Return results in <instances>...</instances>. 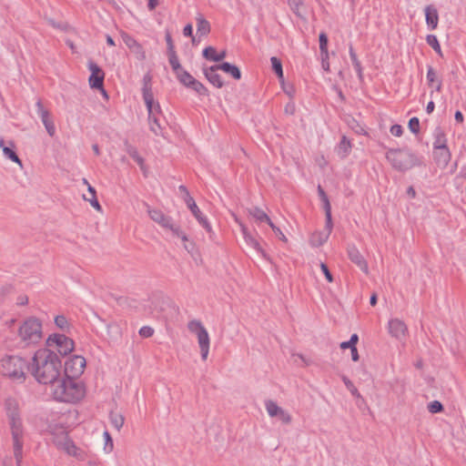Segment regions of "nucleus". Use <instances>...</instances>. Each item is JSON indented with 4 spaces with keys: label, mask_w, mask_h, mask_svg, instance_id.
Wrapping results in <instances>:
<instances>
[{
    "label": "nucleus",
    "mask_w": 466,
    "mask_h": 466,
    "mask_svg": "<svg viewBox=\"0 0 466 466\" xmlns=\"http://www.w3.org/2000/svg\"><path fill=\"white\" fill-rule=\"evenodd\" d=\"M29 371L35 380L44 385H55L63 376L62 362L56 352L39 349L29 363Z\"/></svg>",
    "instance_id": "obj_1"
},
{
    "label": "nucleus",
    "mask_w": 466,
    "mask_h": 466,
    "mask_svg": "<svg viewBox=\"0 0 466 466\" xmlns=\"http://www.w3.org/2000/svg\"><path fill=\"white\" fill-rule=\"evenodd\" d=\"M5 409L11 428L14 456L16 461V466H22L21 462L23 459V425L17 400L11 398L5 400Z\"/></svg>",
    "instance_id": "obj_2"
},
{
    "label": "nucleus",
    "mask_w": 466,
    "mask_h": 466,
    "mask_svg": "<svg viewBox=\"0 0 466 466\" xmlns=\"http://www.w3.org/2000/svg\"><path fill=\"white\" fill-rule=\"evenodd\" d=\"M53 387L54 399L63 402H76L85 396V387L74 378L63 373Z\"/></svg>",
    "instance_id": "obj_3"
},
{
    "label": "nucleus",
    "mask_w": 466,
    "mask_h": 466,
    "mask_svg": "<svg viewBox=\"0 0 466 466\" xmlns=\"http://www.w3.org/2000/svg\"><path fill=\"white\" fill-rule=\"evenodd\" d=\"M18 338L21 347L37 344L43 338L42 322L35 317L27 318L18 329Z\"/></svg>",
    "instance_id": "obj_4"
},
{
    "label": "nucleus",
    "mask_w": 466,
    "mask_h": 466,
    "mask_svg": "<svg viewBox=\"0 0 466 466\" xmlns=\"http://www.w3.org/2000/svg\"><path fill=\"white\" fill-rule=\"evenodd\" d=\"M28 367L29 363L19 356H5L0 360V373L14 381L23 382Z\"/></svg>",
    "instance_id": "obj_5"
},
{
    "label": "nucleus",
    "mask_w": 466,
    "mask_h": 466,
    "mask_svg": "<svg viewBox=\"0 0 466 466\" xmlns=\"http://www.w3.org/2000/svg\"><path fill=\"white\" fill-rule=\"evenodd\" d=\"M386 158L392 168L405 172L420 165L417 156L408 148H391L386 152Z\"/></svg>",
    "instance_id": "obj_6"
},
{
    "label": "nucleus",
    "mask_w": 466,
    "mask_h": 466,
    "mask_svg": "<svg viewBox=\"0 0 466 466\" xmlns=\"http://www.w3.org/2000/svg\"><path fill=\"white\" fill-rule=\"evenodd\" d=\"M74 347L73 339L65 334L54 333L47 338L46 348L42 350H49L51 352L57 351L61 356H66L73 351Z\"/></svg>",
    "instance_id": "obj_7"
},
{
    "label": "nucleus",
    "mask_w": 466,
    "mask_h": 466,
    "mask_svg": "<svg viewBox=\"0 0 466 466\" xmlns=\"http://www.w3.org/2000/svg\"><path fill=\"white\" fill-rule=\"evenodd\" d=\"M187 329L190 332L196 334L200 349L201 359L206 360L208 356L210 345V339L208 330L198 319L190 320L187 323Z\"/></svg>",
    "instance_id": "obj_8"
},
{
    "label": "nucleus",
    "mask_w": 466,
    "mask_h": 466,
    "mask_svg": "<svg viewBox=\"0 0 466 466\" xmlns=\"http://www.w3.org/2000/svg\"><path fill=\"white\" fill-rule=\"evenodd\" d=\"M86 359L79 355H74L69 358L65 363L64 374L71 378L80 376L86 368Z\"/></svg>",
    "instance_id": "obj_9"
},
{
    "label": "nucleus",
    "mask_w": 466,
    "mask_h": 466,
    "mask_svg": "<svg viewBox=\"0 0 466 466\" xmlns=\"http://www.w3.org/2000/svg\"><path fill=\"white\" fill-rule=\"evenodd\" d=\"M87 66L91 72L88 79L90 87L93 89H101L106 95V92L103 89L105 78L104 71L93 61H89Z\"/></svg>",
    "instance_id": "obj_10"
},
{
    "label": "nucleus",
    "mask_w": 466,
    "mask_h": 466,
    "mask_svg": "<svg viewBox=\"0 0 466 466\" xmlns=\"http://www.w3.org/2000/svg\"><path fill=\"white\" fill-rule=\"evenodd\" d=\"M36 111L41 118L43 125L47 132V134L53 137L56 135V127L51 116V114L48 109L44 107V105L41 99H38L35 103Z\"/></svg>",
    "instance_id": "obj_11"
},
{
    "label": "nucleus",
    "mask_w": 466,
    "mask_h": 466,
    "mask_svg": "<svg viewBox=\"0 0 466 466\" xmlns=\"http://www.w3.org/2000/svg\"><path fill=\"white\" fill-rule=\"evenodd\" d=\"M184 200L187 206V208L190 209L194 217L197 218V220L199 222V224L208 232L211 231V226L209 222L208 221L207 218L203 216L200 209L197 206L194 198L189 195V193H187V197L184 198Z\"/></svg>",
    "instance_id": "obj_12"
},
{
    "label": "nucleus",
    "mask_w": 466,
    "mask_h": 466,
    "mask_svg": "<svg viewBox=\"0 0 466 466\" xmlns=\"http://www.w3.org/2000/svg\"><path fill=\"white\" fill-rule=\"evenodd\" d=\"M61 448L70 456L75 457L80 461H84L88 459V452L76 446L73 441L68 438H65L64 441L61 442Z\"/></svg>",
    "instance_id": "obj_13"
},
{
    "label": "nucleus",
    "mask_w": 466,
    "mask_h": 466,
    "mask_svg": "<svg viewBox=\"0 0 466 466\" xmlns=\"http://www.w3.org/2000/svg\"><path fill=\"white\" fill-rule=\"evenodd\" d=\"M239 226H240V229H241V233H242V236H243V238L246 242V244L250 247L251 248H253L258 254L261 255V257H263L264 258H267V254L266 252L264 251V249L261 248L258 240L256 238V237L254 235H252L248 228L242 224V223H239Z\"/></svg>",
    "instance_id": "obj_14"
},
{
    "label": "nucleus",
    "mask_w": 466,
    "mask_h": 466,
    "mask_svg": "<svg viewBox=\"0 0 466 466\" xmlns=\"http://www.w3.org/2000/svg\"><path fill=\"white\" fill-rule=\"evenodd\" d=\"M388 329L390 334L399 340L403 339L408 331L406 324L399 319H390L388 324Z\"/></svg>",
    "instance_id": "obj_15"
},
{
    "label": "nucleus",
    "mask_w": 466,
    "mask_h": 466,
    "mask_svg": "<svg viewBox=\"0 0 466 466\" xmlns=\"http://www.w3.org/2000/svg\"><path fill=\"white\" fill-rule=\"evenodd\" d=\"M147 213L150 218L161 227L169 229L170 231L176 226L170 217L166 216L162 211L158 209L148 208Z\"/></svg>",
    "instance_id": "obj_16"
},
{
    "label": "nucleus",
    "mask_w": 466,
    "mask_h": 466,
    "mask_svg": "<svg viewBox=\"0 0 466 466\" xmlns=\"http://www.w3.org/2000/svg\"><path fill=\"white\" fill-rule=\"evenodd\" d=\"M348 256L350 261L356 264L365 274L369 273L368 263L355 246L348 247Z\"/></svg>",
    "instance_id": "obj_17"
},
{
    "label": "nucleus",
    "mask_w": 466,
    "mask_h": 466,
    "mask_svg": "<svg viewBox=\"0 0 466 466\" xmlns=\"http://www.w3.org/2000/svg\"><path fill=\"white\" fill-rule=\"evenodd\" d=\"M318 192H319V198L323 203V208L325 210V216H326V227L329 233L332 230V218H331V207H330V203H329V200L325 193V191L323 190V188L319 186L318 187Z\"/></svg>",
    "instance_id": "obj_18"
},
{
    "label": "nucleus",
    "mask_w": 466,
    "mask_h": 466,
    "mask_svg": "<svg viewBox=\"0 0 466 466\" xmlns=\"http://www.w3.org/2000/svg\"><path fill=\"white\" fill-rule=\"evenodd\" d=\"M218 70H219L218 65L212 66L204 69V75L210 84L218 88H220L223 86V81L221 80V76L218 73Z\"/></svg>",
    "instance_id": "obj_19"
},
{
    "label": "nucleus",
    "mask_w": 466,
    "mask_h": 466,
    "mask_svg": "<svg viewBox=\"0 0 466 466\" xmlns=\"http://www.w3.org/2000/svg\"><path fill=\"white\" fill-rule=\"evenodd\" d=\"M124 146L127 153L137 163L140 169L146 176L147 167L145 166V160L142 157L139 156L137 149L134 146H132L127 140H125Z\"/></svg>",
    "instance_id": "obj_20"
},
{
    "label": "nucleus",
    "mask_w": 466,
    "mask_h": 466,
    "mask_svg": "<svg viewBox=\"0 0 466 466\" xmlns=\"http://www.w3.org/2000/svg\"><path fill=\"white\" fill-rule=\"evenodd\" d=\"M426 23L431 29H435L438 25L439 15L437 9L432 5L425 7Z\"/></svg>",
    "instance_id": "obj_21"
},
{
    "label": "nucleus",
    "mask_w": 466,
    "mask_h": 466,
    "mask_svg": "<svg viewBox=\"0 0 466 466\" xmlns=\"http://www.w3.org/2000/svg\"><path fill=\"white\" fill-rule=\"evenodd\" d=\"M426 77L429 86L434 87L437 92L441 91V80L438 79L436 71L431 66H428Z\"/></svg>",
    "instance_id": "obj_22"
},
{
    "label": "nucleus",
    "mask_w": 466,
    "mask_h": 466,
    "mask_svg": "<svg viewBox=\"0 0 466 466\" xmlns=\"http://www.w3.org/2000/svg\"><path fill=\"white\" fill-rule=\"evenodd\" d=\"M152 76L147 73L143 77V86H142V95L143 99L148 101L150 103L151 96H153L152 92Z\"/></svg>",
    "instance_id": "obj_23"
},
{
    "label": "nucleus",
    "mask_w": 466,
    "mask_h": 466,
    "mask_svg": "<svg viewBox=\"0 0 466 466\" xmlns=\"http://www.w3.org/2000/svg\"><path fill=\"white\" fill-rule=\"evenodd\" d=\"M226 55L227 53L225 50L218 54L213 46H208L203 50V56L206 59L215 62L223 60L226 57Z\"/></svg>",
    "instance_id": "obj_24"
},
{
    "label": "nucleus",
    "mask_w": 466,
    "mask_h": 466,
    "mask_svg": "<svg viewBox=\"0 0 466 466\" xmlns=\"http://www.w3.org/2000/svg\"><path fill=\"white\" fill-rule=\"evenodd\" d=\"M197 33L200 35H207L210 32V24L203 15L198 14L196 17Z\"/></svg>",
    "instance_id": "obj_25"
},
{
    "label": "nucleus",
    "mask_w": 466,
    "mask_h": 466,
    "mask_svg": "<svg viewBox=\"0 0 466 466\" xmlns=\"http://www.w3.org/2000/svg\"><path fill=\"white\" fill-rule=\"evenodd\" d=\"M248 214L258 222H266L268 226L272 223L269 217L259 208L254 207L248 209Z\"/></svg>",
    "instance_id": "obj_26"
},
{
    "label": "nucleus",
    "mask_w": 466,
    "mask_h": 466,
    "mask_svg": "<svg viewBox=\"0 0 466 466\" xmlns=\"http://www.w3.org/2000/svg\"><path fill=\"white\" fill-rule=\"evenodd\" d=\"M147 113L148 117H156V116H162V111L160 108V105L158 102H155L154 96H151L150 103L148 104V101L144 100Z\"/></svg>",
    "instance_id": "obj_27"
},
{
    "label": "nucleus",
    "mask_w": 466,
    "mask_h": 466,
    "mask_svg": "<svg viewBox=\"0 0 466 466\" xmlns=\"http://www.w3.org/2000/svg\"><path fill=\"white\" fill-rule=\"evenodd\" d=\"M218 66L220 70L231 75L234 79H237V80L240 79L241 73H240V70L238 69V67H237L236 66L231 65L230 63H228V62H224L221 65H218Z\"/></svg>",
    "instance_id": "obj_28"
},
{
    "label": "nucleus",
    "mask_w": 466,
    "mask_h": 466,
    "mask_svg": "<svg viewBox=\"0 0 466 466\" xmlns=\"http://www.w3.org/2000/svg\"><path fill=\"white\" fill-rule=\"evenodd\" d=\"M435 159L439 164L447 166L451 160V153L448 148H440L435 152Z\"/></svg>",
    "instance_id": "obj_29"
},
{
    "label": "nucleus",
    "mask_w": 466,
    "mask_h": 466,
    "mask_svg": "<svg viewBox=\"0 0 466 466\" xmlns=\"http://www.w3.org/2000/svg\"><path fill=\"white\" fill-rule=\"evenodd\" d=\"M55 324L59 329H61L62 331L66 332V333H69L70 329L72 328L71 323L67 320V319L64 315H57L55 318Z\"/></svg>",
    "instance_id": "obj_30"
},
{
    "label": "nucleus",
    "mask_w": 466,
    "mask_h": 466,
    "mask_svg": "<svg viewBox=\"0 0 466 466\" xmlns=\"http://www.w3.org/2000/svg\"><path fill=\"white\" fill-rule=\"evenodd\" d=\"M109 420L115 429L120 431L124 425V416L118 412L111 411L109 414Z\"/></svg>",
    "instance_id": "obj_31"
},
{
    "label": "nucleus",
    "mask_w": 466,
    "mask_h": 466,
    "mask_svg": "<svg viewBox=\"0 0 466 466\" xmlns=\"http://www.w3.org/2000/svg\"><path fill=\"white\" fill-rule=\"evenodd\" d=\"M161 116L148 117L150 130L157 136L162 135Z\"/></svg>",
    "instance_id": "obj_32"
},
{
    "label": "nucleus",
    "mask_w": 466,
    "mask_h": 466,
    "mask_svg": "<svg viewBox=\"0 0 466 466\" xmlns=\"http://www.w3.org/2000/svg\"><path fill=\"white\" fill-rule=\"evenodd\" d=\"M177 76L180 83L187 87L192 86L193 82L196 80L188 72L183 69L177 73Z\"/></svg>",
    "instance_id": "obj_33"
},
{
    "label": "nucleus",
    "mask_w": 466,
    "mask_h": 466,
    "mask_svg": "<svg viewBox=\"0 0 466 466\" xmlns=\"http://www.w3.org/2000/svg\"><path fill=\"white\" fill-rule=\"evenodd\" d=\"M434 149L448 148L446 146V137L442 131L438 129L435 134V140L433 143Z\"/></svg>",
    "instance_id": "obj_34"
},
{
    "label": "nucleus",
    "mask_w": 466,
    "mask_h": 466,
    "mask_svg": "<svg viewBox=\"0 0 466 466\" xmlns=\"http://www.w3.org/2000/svg\"><path fill=\"white\" fill-rule=\"evenodd\" d=\"M350 56L352 61L353 66L358 73V76L361 80L363 77L362 67H361L360 62L359 61L357 55L351 46H350Z\"/></svg>",
    "instance_id": "obj_35"
},
{
    "label": "nucleus",
    "mask_w": 466,
    "mask_h": 466,
    "mask_svg": "<svg viewBox=\"0 0 466 466\" xmlns=\"http://www.w3.org/2000/svg\"><path fill=\"white\" fill-rule=\"evenodd\" d=\"M350 147H351V146H350V141L346 138V137H342L340 143L338 147V154L341 157H345L348 156V154L350 150Z\"/></svg>",
    "instance_id": "obj_36"
},
{
    "label": "nucleus",
    "mask_w": 466,
    "mask_h": 466,
    "mask_svg": "<svg viewBox=\"0 0 466 466\" xmlns=\"http://www.w3.org/2000/svg\"><path fill=\"white\" fill-rule=\"evenodd\" d=\"M3 153H4V156L10 159L11 161L18 164L20 167H22V161L20 160V158L18 157V156L16 155V153L14 151V149L12 147H3Z\"/></svg>",
    "instance_id": "obj_37"
},
{
    "label": "nucleus",
    "mask_w": 466,
    "mask_h": 466,
    "mask_svg": "<svg viewBox=\"0 0 466 466\" xmlns=\"http://www.w3.org/2000/svg\"><path fill=\"white\" fill-rule=\"evenodd\" d=\"M265 407L268 414L272 418L277 417V415L281 410V408L278 406V404L273 400H267L265 403Z\"/></svg>",
    "instance_id": "obj_38"
},
{
    "label": "nucleus",
    "mask_w": 466,
    "mask_h": 466,
    "mask_svg": "<svg viewBox=\"0 0 466 466\" xmlns=\"http://www.w3.org/2000/svg\"><path fill=\"white\" fill-rule=\"evenodd\" d=\"M270 62H271L273 71L276 73V75L278 76V77L279 79H282L283 78V69H282L281 61L276 56H272L270 58Z\"/></svg>",
    "instance_id": "obj_39"
},
{
    "label": "nucleus",
    "mask_w": 466,
    "mask_h": 466,
    "mask_svg": "<svg viewBox=\"0 0 466 466\" xmlns=\"http://www.w3.org/2000/svg\"><path fill=\"white\" fill-rule=\"evenodd\" d=\"M346 388L350 390V392L354 396L355 398L361 399V395L359 392L358 389L354 386L352 381L346 376L341 377Z\"/></svg>",
    "instance_id": "obj_40"
},
{
    "label": "nucleus",
    "mask_w": 466,
    "mask_h": 466,
    "mask_svg": "<svg viewBox=\"0 0 466 466\" xmlns=\"http://www.w3.org/2000/svg\"><path fill=\"white\" fill-rule=\"evenodd\" d=\"M319 49L321 56H325L326 58H328V36L325 33L319 34Z\"/></svg>",
    "instance_id": "obj_41"
},
{
    "label": "nucleus",
    "mask_w": 466,
    "mask_h": 466,
    "mask_svg": "<svg viewBox=\"0 0 466 466\" xmlns=\"http://www.w3.org/2000/svg\"><path fill=\"white\" fill-rule=\"evenodd\" d=\"M189 87L192 88L195 92H197L200 96H208V88L198 80H195L193 82L192 86H190Z\"/></svg>",
    "instance_id": "obj_42"
},
{
    "label": "nucleus",
    "mask_w": 466,
    "mask_h": 466,
    "mask_svg": "<svg viewBox=\"0 0 466 466\" xmlns=\"http://www.w3.org/2000/svg\"><path fill=\"white\" fill-rule=\"evenodd\" d=\"M427 43L430 46H431L434 51H436L440 56H441V49L439 44L438 38L434 35H429L426 38Z\"/></svg>",
    "instance_id": "obj_43"
},
{
    "label": "nucleus",
    "mask_w": 466,
    "mask_h": 466,
    "mask_svg": "<svg viewBox=\"0 0 466 466\" xmlns=\"http://www.w3.org/2000/svg\"><path fill=\"white\" fill-rule=\"evenodd\" d=\"M168 57H169L170 66L176 73L182 70L181 66L178 61V58H177V56L175 51H172L170 54H168Z\"/></svg>",
    "instance_id": "obj_44"
},
{
    "label": "nucleus",
    "mask_w": 466,
    "mask_h": 466,
    "mask_svg": "<svg viewBox=\"0 0 466 466\" xmlns=\"http://www.w3.org/2000/svg\"><path fill=\"white\" fill-rule=\"evenodd\" d=\"M130 51L134 53L137 58L139 60H144L146 58V53L138 42H137L136 45L130 48Z\"/></svg>",
    "instance_id": "obj_45"
},
{
    "label": "nucleus",
    "mask_w": 466,
    "mask_h": 466,
    "mask_svg": "<svg viewBox=\"0 0 466 466\" xmlns=\"http://www.w3.org/2000/svg\"><path fill=\"white\" fill-rule=\"evenodd\" d=\"M130 51L134 53L137 58L139 60H144L146 58V53L138 42H137L136 45L130 48Z\"/></svg>",
    "instance_id": "obj_46"
},
{
    "label": "nucleus",
    "mask_w": 466,
    "mask_h": 466,
    "mask_svg": "<svg viewBox=\"0 0 466 466\" xmlns=\"http://www.w3.org/2000/svg\"><path fill=\"white\" fill-rule=\"evenodd\" d=\"M359 340V337L357 334H352L350 340L348 341H343L340 343V348L342 350H345V349H350L352 350L353 348L356 347V344Z\"/></svg>",
    "instance_id": "obj_47"
},
{
    "label": "nucleus",
    "mask_w": 466,
    "mask_h": 466,
    "mask_svg": "<svg viewBox=\"0 0 466 466\" xmlns=\"http://www.w3.org/2000/svg\"><path fill=\"white\" fill-rule=\"evenodd\" d=\"M184 248L191 255V257L197 260V258L199 257V253L196 248L195 243L193 241H189L184 244Z\"/></svg>",
    "instance_id": "obj_48"
},
{
    "label": "nucleus",
    "mask_w": 466,
    "mask_h": 466,
    "mask_svg": "<svg viewBox=\"0 0 466 466\" xmlns=\"http://www.w3.org/2000/svg\"><path fill=\"white\" fill-rule=\"evenodd\" d=\"M103 436L105 439L104 450L106 453H109L113 451V448H114L113 440H112L109 432L106 431H104Z\"/></svg>",
    "instance_id": "obj_49"
},
{
    "label": "nucleus",
    "mask_w": 466,
    "mask_h": 466,
    "mask_svg": "<svg viewBox=\"0 0 466 466\" xmlns=\"http://www.w3.org/2000/svg\"><path fill=\"white\" fill-rule=\"evenodd\" d=\"M331 233V231L329 233L328 229L326 228V233L324 236L322 235H314L312 237V239H311V242L314 246H320L322 245L324 242L327 241L329 234Z\"/></svg>",
    "instance_id": "obj_50"
},
{
    "label": "nucleus",
    "mask_w": 466,
    "mask_h": 466,
    "mask_svg": "<svg viewBox=\"0 0 466 466\" xmlns=\"http://www.w3.org/2000/svg\"><path fill=\"white\" fill-rule=\"evenodd\" d=\"M171 232L174 237L180 238L184 244L188 242L189 239L187 238V234L183 230H181L178 226L176 225L172 228Z\"/></svg>",
    "instance_id": "obj_51"
},
{
    "label": "nucleus",
    "mask_w": 466,
    "mask_h": 466,
    "mask_svg": "<svg viewBox=\"0 0 466 466\" xmlns=\"http://www.w3.org/2000/svg\"><path fill=\"white\" fill-rule=\"evenodd\" d=\"M120 36L129 49L132 48V46H134L137 42L134 37L123 31L120 33Z\"/></svg>",
    "instance_id": "obj_52"
},
{
    "label": "nucleus",
    "mask_w": 466,
    "mask_h": 466,
    "mask_svg": "<svg viewBox=\"0 0 466 466\" xmlns=\"http://www.w3.org/2000/svg\"><path fill=\"white\" fill-rule=\"evenodd\" d=\"M428 410L431 413H438L443 410L442 404L438 400H433L429 403Z\"/></svg>",
    "instance_id": "obj_53"
},
{
    "label": "nucleus",
    "mask_w": 466,
    "mask_h": 466,
    "mask_svg": "<svg viewBox=\"0 0 466 466\" xmlns=\"http://www.w3.org/2000/svg\"><path fill=\"white\" fill-rule=\"evenodd\" d=\"M409 128L413 134H418L420 131V120L418 117H411L409 121Z\"/></svg>",
    "instance_id": "obj_54"
},
{
    "label": "nucleus",
    "mask_w": 466,
    "mask_h": 466,
    "mask_svg": "<svg viewBox=\"0 0 466 466\" xmlns=\"http://www.w3.org/2000/svg\"><path fill=\"white\" fill-rule=\"evenodd\" d=\"M277 417H279V419L285 424H289L291 422V416L290 414L286 411L285 410H283L281 408L280 411L279 412V414L277 415Z\"/></svg>",
    "instance_id": "obj_55"
},
{
    "label": "nucleus",
    "mask_w": 466,
    "mask_h": 466,
    "mask_svg": "<svg viewBox=\"0 0 466 466\" xmlns=\"http://www.w3.org/2000/svg\"><path fill=\"white\" fill-rule=\"evenodd\" d=\"M138 333L143 338H150L154 334V329L149 326H143L140 328Z\"/></svg>",
    "instance_id": "obj_56"
},
{
    "label": "nucleus",
    "mask_w": 466,
    "mask_h": 466,
    "mask_svg": "<svg viewBox=\"0 0 466 466\" xmlns=\"http://www.w3.org/2000/svg\"><path fill=\"white\" fill-rule=\"evenodd\" d=\"M269 227L272 228V230L274 231L275 235L282 241L284 242H287L288 239L286 238V236L283 234V232L280 230L279 228H278L273 222L270 223Z\"/></svg>",
    "instance_id": "obj_57"
},
{
    "label": "nucleus",
    "mask_w": 466,
    "mask_h": 466,
    "mask_svg": "<svg viewBox=\"0 0 466 466\" xmlns=\"http://www.w3.org/2000/svg\"><path fill=\"white\" fill-rule=\"evenodd\" d=\"M320 268H321V271L323 272V274L325 275L326 279L329 282H332L333 277H332L328 266L325 263H320Z\"/></svg>",
    "instance_id": "obj_58"
},
{
    "label": "nucleus",
    "mask_w": 466,
    "mask_h": 466,
    "mask_svg": "<svg viewBox=\"0 0 466 466\" xmlns=\"http://www.w3.org/2000/svg\"><path fill=\"white\" fill-rule=\"evenodd\" d=\"M183 35L187 37H192V42L195 43V37L193 36V26L191 24H187L184 27Z\"/></svg>",
    "instance_id": "obj_59"
},
{
    "label": "nucleus",
    "mask_w": 466,
    "mask_h": 466,
    "mask_svg": "<svg viewBox=\"0 0 466 466\" xmlns=\"http://www.w3.org/2000/svg\"><path fill=\"white\" fill-rule=\"evenodd\" d=\"M86 201H89L90 205L96 210H101V206L96 198V196H92L90 198H85Z\"/></svg>",
    "instance_id": "obj_60"
},
{
    "label": "nucleus",
    "mask_w": 466,
    "mask_h": 466,
    "mask_svg": "<svg viewBox=\"0 0 466 466\" xmlns=\"http://www.w3.org/2000/svg\"><path fill=\"white\" fill-rule=\"evenodd\" d=\"M166 42L167 46L168 54H170L172 51H175L173 40L169 33L166 34Z\"/></svg>",
    "instance_id": "obj_61"
},
{
    "label": "nucleus",
    "mask_w": 466,
    "mask_h": 466,
    "mask_svg": "<svg viewBox=\"0 0 466 466\" xmlns=\"http://www.w3.org/2000/svg\"><path fill=\"white\" fill-rule=\"evenodd\" d=\"M390 133L391 135L395 137H400L402 135V127L400 125H393L390 127Z\"/></svg>",
    "instance_id": "obj_62"
},
{
    "label": "nucleus",
    "mask_w": 466,
    "mask_h": 466,
    "mask_svg": "<svg viewBox=\"0 0 466 466\" xmlns=\"http://www.w3.org/2000/svg\"><path fill=\"white\" fill-rule=\"evenodd\" d=\"M86 461L89 466H98L100 463L97 458L91 457L89 453Z\"/></svg>",
    "instance_id": "obj_63"
},
{
    "label": "nucleus",
    "mask_w": 466,
    "mask_h": 466,
    "mask_svg": "<svg viewBox=\"0 0 466 466\" xmlns=\"http://www.w3.org/2000/svg\"><path fill=\"white\" fill-rule=\"evenodd\" d=\"M17 305L25 306L28 303V298L26 296H20L16 301Z\"/></svg>",
    "instance_id": "obj_64"
}]
</instances>
